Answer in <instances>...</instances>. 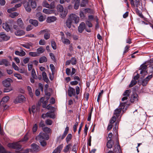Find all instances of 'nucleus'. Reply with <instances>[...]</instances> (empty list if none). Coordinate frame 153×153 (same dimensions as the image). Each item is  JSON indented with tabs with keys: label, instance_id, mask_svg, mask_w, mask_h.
Returning a JSON list of instances; mask_svg holds the SVG:
<instances>
[{
	"label": "nucleus",
	"instance_id": "obj_1",
	"mask_svg": "<svg viewBox=\"0 0 153 153\" xmlns=\"http://www.w3.org/2000/svg\"><path fill=\"white\" fill-rule=\"evenodd\" d=\"M129 105L127 104L126 102H122L120 103V106L118 107V108H117L115 110L114 114V115L116 116L117 119V121L115 123V125H114V126L113 130L114 131H115L116 132L117 131L116 126L117 125V128H118L119 123L120 121L119 120V117L122 111V109H123V111H124V108L126 106V108H127Z\"/></svg>",
	"mask_w": 153,
	"mask_h": 153
},
{
	"label": "nucleus",
	"instance_id": "obj_2",
	"mask_svg": "<svg viewBox=\"0 0 153 153\" xmlns=\"http://www.w3.org/2000/svg\"><path fill=\"white\" fill-rule=\"evenodd\" d=\"M20 141L8 144L7 146L10 148L16 150H19L22 148V145L20 143Z\"/></svg>",
	"mask_w": 153,
	"mask_h": 153
},
{
	"label": "nucleus",
	"instance_id": "obj_3",
	"mask_svg": "<svg viewBox=\"0 0 153 153\" xmlns=\"http://www.w3.org/2000/svg\"><path fill=\"white\" fill-rule=\"evenodd\" d=\"M4 86L6 87L4 89V92H7L12 90L10 86L11 85L10 82L8 79H6L2 82Z\"/></svg>",
	"mask_w": 153,
	"mask_h": 153
},
{
	"label": "nucleus",
	"instance_id": "obj_4",
	"mask_svg": "<svg viewBox=\"0 0 153 153\" xmlns=\"http://www.w3.org/2000/svg\"><path fill=\"white\" fill-rule=\"evenodd\" d=\"M73 23L75 24L78 23L79 21V18L74 13H72L70 15L69 17Z\"/></svg>",
	"mask_w": 153,
	"mask_h": 153
},
{
	"label": "nucleus",
	"instance_id": "obj_5",
	"mask_svg": "<svg viewBox=\"0 0 153 153\" xmlns=\"http://www.w3.org/2000/svg\"><path fill=\"white\" fill-rule=\"evenodd\" d=\"M146 64V63H145L141 65L140 69V74H142L143 77L148 73L147 71V65Z\"/></svg>",
	"mask_w": 153,
	"mask_h": 153
},
{
	"label": "nucleus",
	"instance_id": "obj_6",
	"mask_svg": "<svg viewBox=\"0 0 153 153\" xmlns=\"http://www.w3.org/2000/svg\"><path fill=\"white\" fill-rule=\"evenodd\" d=\"M36 138L39 140H48L49 139V136L46 133H40Z\"/></svg>",
	"mask_w": 153,
	"mask_h": 153
},
{
	"label": "nucleus",
	"instance_id": "obj_7",
	"mask_svg": "<svg viewBox=\"0 0 153 153\" xmlns=\"http://www.w3.org/2000/svg\"><path fill=\"white\" fill-rule=\"evenodd\" d=\"M50 31L47 29H45L40 31L39 33V34L44 35V38L47 40L49 39L50 37Z\"/></svg>",
	"mask_w": 153,
	"mask_h": 153
},
{
	"label": "nucleus",
	"instance_id": "obj_8",
	"mask_svg": "<svg viewBox=\"0 0 153 153\" xmlns=\"http://www.w3.org/2000/svg\"><path fill=\"white\" fill-rule=\"evenodd\" d=\"M31 149L30 150L31 152L37 153L40 150L39 146L35 143H33L31 145Z\"/></svg>",
	"mask_w": 153,
	"mask_h": 153
},
{
	"label": "nucleus",
	"instance_id": "obj_9",
	"mask_svg": "<svg viewBox=\"0 0 153 153\" xmlns=\"http://www.w3.org/2000/svg\"><path fill=\"white\" fill-rule=\"evenodd\" d=\"M42 5L43 7L53 9L54 8V2H52L50 5L46 1L44 0L43 1Z\"/></svg>",
	"mask_w": 153,
	"mask_h": 153
},
{
	"label": "nucleus",
	"instance_id": "obj_10",
	"mask_svg": "<svg viewBox=\"0 0 153 153\" xmlns=\"http://www.w3.org/2000/svg\"><path fill=\"white\" fill-rule=\"evenodd\" d=\"M132 7L138 8L140 5V1L139 0H129Z\"/></svg>",
	"mask_w": 153,
	"mask_h": 153
},
{
	"label": "nucleus",
	"instance_id": "obj_11",
	"mask_svg": "<svg viewBox=\"0 0 153 153\" xmlns=\"http://www.w3.org/2000/svg\"><path fill=\"white\" fill-rule=\"evenodd\" d=\"M68 93L69 97H71L72 96L74 97L76 95L75 89L74 88L69 86L68 90Z\"/></svg>",
	"mask_w": 153,
	"mask_h": 153
},
{
	"label": "nucleus",
	"instance_id": "obj_12",
	"mask_svg": "<svg viewBox=\"0 0 153 153\" xmlns=\"http://www.w3.org/2000/svg\"><path fill=\"white\" fill-rule=\"evenodd\" d=\"M116 120V117L115 116H113L110 120V124H109L107 130L108 131L111 130L113 127L112 124L114 123Z\"/></svg>",
	"mask_w": 153,
	"mask_h": 153
},
{
	"label": "nucleus",
	"instance_id": "obj_13",
	"mask_svg": "<svg viewBox=\"0 0 153 153\" xmlns=\"http://www.w3.org/2000/svg\"><path fill=\"white\" fill-rule=\"evenodd\" d=\"M138 96L137 94H133L130 97V101L131 103H133L135 102L138 101Z\"/></svg>",
	"mask_w": 153,
	"mask_h": 153
},
{
	"label": "nucleus",
	"instance_id": "obj_14",
	"mask_svg": "<svg viewBox=\"0 0 153 153\" xmlns=\"http://www.w3.org/2000/svg\"><path fill=\"white\" fill-rule=\"evenodd\" d=\"M85 23L83 22L80 23L79 26L78 27V30L79 32L82 33L84 29L85 28Z\"/></svg>",
	"mask_w": 153,
	"mask_h": 153
},
{
	"label": "nucleus",
	"instance_id": "obj_15",
	"mask_svg": "<svg viewBox=\"0 0 153 153\" xmlns=\"http://www.w3.org/2000/svg\"><path fill=\"white\" fill-rule=\"evenodd\" d=\"M69 128L68 127L66 126V128L65 129V131L64 132V133L63 134H62V136H59V137H58V138H59L60 137H61V140H63L65 137V136H66L67 134H68V131H69Z\"/></svg>",
	"mask_w": 153,
	"mask_h": 153
},
{
	"label": "nucleus",
	"instance_id": "obj_16",
	"mask_svg": "<svg viewBox=\"0 0 153 153\" xmlns=\"http://www.w3.org/2000/svg\"><path fill=\"white\" fill-rule=\"evenodd\" d=\"M10 36H7L3 33H0V38L3 41H7L10 39Z\"/></svg>",
	"mask_w": 153,
	"mask_h": 153
},
{
	"label": "nucleus",
	"instance_id": "obj_17",
	"mask_svg": "<svg viewBox=\"0 0 153 153\" xmlns=\"http://www.w3.org/2000/svg\"><path fill=\"white\" fill-rule=\"evenodd\" d=\"M63 147V144H62L57 146L53 152L54 153H60L61 150Z\"/></svg>",
	"mask_w": 153,
	"mask_h": 153
},
{
	"label": "nucleus",
	"instance_id": "obj_18",
	"mask_svg": "<svg viewBox=\"0 0 153 153\" xmlns=\"http://www.w3.org/2000/svg\"><path fill=\"white\" fill-rule=\"evenodd\" d=\"M2 27L7 32H9L10 30V27L7 23H3L2 25Z\"/></svg>",
	"mask_w": 153,
	"mask_h": 153
},
{
	"label": "nucleus",
	"instance_id": "obj_19",
	"mask_svg": "<svg viewBox=\"0 0 153 153\" xmlns=\"http://www.w3.org/2000/svg\"><path fill=\"white\" fill-rule=\"evenodd\" d=\"M46 116L47 117H50L52 119H54L55 117L54 113L52 111L47 112L46 113Z\"/></svg>",
	"mask_w": 153,
	"mask_h": 153
},
{
	"label": "nucleus",
	"instance_id": "obj_20",
	"mask_svg": "<svg viewBox=\"0 0 153 153\" xmlns=\"http://www.w3.org/2000/svg\"><path fill=\"white\" fill-rule=\"evenodd\" d=\"M25 99V98L23 95L22 94H20L19 95L16 99L18 100V102L21 103L24 101Z\"/></svg>",
	"mask_w": 153,
	"mask_h": 153
},
{
	"label": "nucleus",
	"instance_id": "obj_21",
	"mask_svg": "<svg viewBox=\"0 0 153 153\" xmlns=\"http://www.w3.org/2000/svg\"><path fill=\"white\" fill-rule=\"evenodd\" d=\"M72 145V144L71 143H69L64 147L63 150V152L64 153H67L68 152L69 150L71 149V148Z\"/></svg>",
	"mask_w": 153,
	"mask_h": 153
},
{
	"label": "nucleus",
	"instance_id": "obj_22",
	"mask_svg": "<svg viewBox=\"0 0 153 153\" xmlns=\"http://www.w3.org/2000/svg\"><path fill=\"white\" fill-rule=\"evenodd\" d=\"M88 2L89 0H81L80 6L82 7H86L88 4Z\"/></svg>",
	"mask_w": 153,
	"mask_h": 153
},
{
	"label": "nucleus",
	"instance_id": "obj_23",
	"mask_svg": "<svg viewBox=\"0 0 153 153\" xmlns=\"http://www.w3.org/2000/svg\"><path fill=\"white\" fill-rule=\"evenodd\" d=\"M15 53L16 55L21 56H24L26 54L25 52L22 50L21 52H19L18 51H15Z\"/></svg>",
	"mask_w": 153,
	"mask_h": 153
},
{
	"label": "nucleus",
	"instance_id": "obj_24",
	"mask_svg": "<svg viewBox=\"0 0 153 153\" xmlns=\"http://www.w3.org/2000/svg\"><path fill=\"white\" fill-rule=\"evenodd\" d=\"M21 45L27 49H30V46L32 47L33 44L32 43L30 42L29 43H26L24 44H21Z\"/></svg>",
	"mask_w": 153,
	"mask_h": 153
},
{
	"label": "nucleus",
	"instance_id": "obj_25",
	"mask_svg": "<svg viewBox=\"0 0 153 153\" xmlns=\"http://www.w3.org/2000/svg\"><path fill=\"white\" fill-rule=\"evenodd\" d=\"M25 33L24 31L21 30H18L15 32V34L16 36H20L25 35Z\"/></svg>",
	"mask_w": 153,
	"mask_h": 153
},
{
	"label": "nucleus",
	"instance_id": "obj_26",
	"mask_svg": "<svg viewBox=\"0 0 153 153\" xmlns=\"http://www.w3.org/2000/svg\"><path fill=\"white\" fill-rule=\"evenodd\" d=\"M45 51L44 49L43 48L42 46L40 47L39 48L37 49V52L38 53V55L39 56V55L43 53Z\"/></svg>",
	"mask_w": 153,
	"mask_h": 153
},
{
	"label": "nucleus",
	"instance_id": "obj_27",
	"mask_svg": "<svg viewBox=\"0 0 153 153\" xmlns=\"http://www.w3.org/2000/svg\"><path fill=\"white\" fill-rule=\"evenodd\" d=\"M114 142L112 140H108L107 142L106 146L109 149H111L112 147V146L114 144Z\"/></svg>",
	"mask_w": 153,
	"mask_h": 153
},
{
	"label": "nucleus",
	"instance_id": "obj_28",
	"mask_svg": "<svg viewBox=\"0 0 153 153\" xmlns=\"http://www.w3.org/2000/svg\"><path fill=\"white\" fill-rule=\"evenodd\" d=\"M72 23H73V22L70 18H68L66 22V25L67 27L68 28H70L71 27V24Z\"/></svg>",
	"mask_w": 153,
	"mask_h": 153
},
{
	"label": "nucleus",
	"instance_id": "obj_29",
	"mask_svg": "<svg viewBox=\"0 0 153 153\" xmlns=\"http://www.w3.org/2000/svg\"><path fill=\"white\" fill-rule=\"evenodd\" d=\"M115 148L114 150V151L116 152L118 151L119 152L120 150V146L119 144V141L118 140L117 141V144L116 146H115Z\"/></svg>",
	"mask_w": 153,
	"mask_h": 153
},
{
	"label": "nucleus",
	"instance_id": "obj_30",
	"mask_svg": "<svg viewBox=\"0 0 153 153\" xmlns=\"http://www.w3.org/2000/svg\"><path fill=\"white\" fill-rule=\"evenodd\" d=\"M29 22L35 27L37 26L38 25V21L36 20L30 19L29 20Z\"/></svg>",
	"mask_w": 153,
	"mask_h": 153
},
{
	"label": "nucleus",
	"instance_id": "obj_31",
	"mask_svg": "<svg viewBox=\"0 0 153 153\" xmlns=\"http://www.w3.org/2000/svg\"><path fill=\"white\" fill-rule=\"evenodd\" d=\"M9 99V97L8 96H6L3 97L2 98L1 100V101L0 103L1 104H3L4 103H6L7 102V101H8Z\"/></svg>",
	"mask_w": 153,
	"mask_h": 153
},
{
	"label": "nucleus",
	"instance_id": "obj_32",
	"mask_svg": "<svg viewBox=\"0 0 153 153\" xmlns=\"http://www.w3.org/2000/svg\"><path fill=\"white\" fill-rule=\"evenodd\" d=\"M56 17L54 16L49 17L47 19V21L48 22L50 23L51 22H53L56 20Z\"/></svg>",
	"mask_w": 153,
	"mask_h": 153
},
{
	"label": "nucleus",
	"instance_id": "obj_33",
	"mask_svg": "<svg viewBox=\"0 0 153 153\" xmlns=\"http://www.w3.org/2000/svg\"><path fill=\"white\" fill-rule=\"evenodd\" d=\"M42 74L44 80L45 82H48L49 80L46 72L45 71L43 72Z\"/></svg>",
	"mask_w": 153,
	"mask_h": 153
},
{
	"label": "nucleus",
	"instance_id": "obj_34",
	"mask_svg": "<svg viewBox=\"0 0 153 153\" xmlns=\"http://www.w3.org/2000/svg\"><path fill=\"white\" fill-rule=\"evenodd\" d=\"M43 12L45 14H51L53 13L54 11L53 10L50 9H44L43 10Z\"/></svg>",
	"mask_w": 153,
	"mask_h": 153
},
{
	"label": "nucleus",
	"instance_id": "obj_35",
	"mask_svg": "<svg viewBox=\"0 0 153 153\" xmlns=\"http://www.w3.org/2000/svg\"><path fill=\"white\" fill-rule=\"evenodd\" d=\"M80 3V0H76L74 4V9H75L77 10L79 8Z\"/></svg>",
	"mask_w": 153,
	"mask_h": 153
},
{
	"label": "nucleus",
	"instance_id": "obj_36",
	"mask_svg": "<svg viewBox=\"0 0 153 153\" xmlns=\"http://www.w3.org/2000/svg\"><path fill=\"white\" fill-rule=\"evenodd\" d=\"M85 13L82 10H80L79 12V16L81 19H85L86 17V16Z\"/></svg>",
	"mask_w": 153,
	"mask_h": 153
},
{
	"label": "nucleus",
	"instance_id": "obj_37",
	"mask_svg": "<svg viewBox=\"0 0 153 153\" xmlns=\"http://www.w3.org/2000/svg\"><path fill=\"white\" fill-rule=\"evenodd\" d=\"M47 61V58L45 56H42L40 57L39 59V62L40 63H42L44 62H45Z\"/></svg>",
	"mask_w": 153,
	"mask_h": 153
},
{
	"label": "nucleus",
	"instance_id": "obj_38",
	"mask_svg": "<svg viewBox=\"0 0 153 153\" xmlns=\"http://www.w3.org/2000/svg\"><path fill=\"white\" fill-rule=\"evenodd\" d=\"M17 24L20 27L22 28L23 27V22L21 18L18 19L17 20Z\"/></svg>",
	"mask_w": 153,
	"mask_h": 153
},
{
	"label": "nucleus",
	"instance_id": "obj_39",
	"mask_svg": "<svg viewBox=\"0 0 153 153\" xmlns=\"http://www.w3.org/2000/svg\"><path fill=\"white\" fill-rule=\"evenodd\" d=\"M72 135L71 134H68L66 138V142L67 143H68L72 138Z\"/></svg>",
	"mask_w": 153,
	"mask_h": 153
},
{
	"label": "nucleus",
	"instance_id": "obj_40",
	"mask_svg": "<svg viewBox=\"0 0 153 153\" xmlns=\"http://www.w3.org/2000/svg\"><path fill=\"white\" fill-rule=\"evenodd\" d=\"M29 139L28 134H26L24 136L23 138L20 141V142H22L27 141Z\"/></svg>",
	"mask_w": 153,
	"mask_h": 153
},
{
	"label": "nucleus",
	"instance_id": "obj_41",
	"mask_svg": "<svg viewBox=\"0 0 153 153\" xmlns=\"http://www.w3.org/2000/svg\"><path fill=\"white\" fill-rule=\"evenodd\" d=\"M63 7L60 4H59L57 6V10L58 11L60 12H62L63 10Z\"/></svg>",
	"mask_w": 153,
	"mask_h": 153
},
{
	"label": "nucleus",
	"instance_id": "obj_42",
	"mask_svg": "<svg viewBox=\"0 0 153 153\" xmlns=\"http://www.w3.org/2000/svg\"><path fill=\"white\" fill-rule=\"evenodd\" d=\"M131 91L130 89L126 90L124 92L123 95V96H126L128 97L129 96Z\"/></svg>",
	"mask_w": 153,
	"mask_h": 153
},
{
	"label": "nucleus",
	"instance_id": "obj_43",
	"mask_svg": "<svg viewBox=\"0 0 153 153\" xmlns=\"http://www.w3.org/2000/svg\"><path fill=\"white\" fill-rule=\"evenodd\" d=\"M93 108H92L89 111L88 116L87 119L88 121H90L91 120L92 113L93 111Z\"/></svg>",
	"mask_w": 153,
	"mask_h": 153
},
{
	"label": "nucleus",
	"instance_id": "obj_44",
	"mask_svg": "<svg viewBox=\"0 0 153 153\" xmlns=\"http://www.w3.org/2000/svg\"><path fill=\"white\" fill-rule=\"evenodd\" d=\"M148 71L149 73L153 74V64H151L149 66Z\"/></svg>",
	"mask_w": 153,
	"mask_h": 153
},
{
	"label": "nucleus",
	"instance_id": "obj_45",
	"mask_svg": "<svg viewBox=\"0 0 153 153\" xmlns=\"http://www.w3.org/2000/svg\"><path fill=\"white\" fill-rule=\"evenodd\" d=\"M62 41L64 44L66 45H69L71 43V42L70 40L66 38H65L62 40Z\"/></svg>",
	"mask_w": 153,
	"mask_h": 153
},
{
	"label": "nucleus",
	"instance_id": "obj_46",
	"mask_svg": "<svg viewBox=\"0 0 153 153\" xmlns=\"http://www.w3.org/2000/svg\"><path fill=\"white\" fill-rule=\"evenodd\" d=\"M42 130L44 132L48 133H50L51 131V129L48 127H44L43 128Z\"/></svg>",
	"mask_w": 153,
	"mask_h": 153
},
{
	"label": "nucleus",
	"instance_id": "obj_47",
	"mask_svg": "<svg viewBox=\"0 0 153 153\" xmlns=\"http://www.w3.org/2000/svg\"><path fill=\"white\" fill-rule=\"evenodd\" d=\"M38 124L37 123L35 124L32 128V131L33 133H35L38 129Z\"/></svg>",
	"mask_w": 153,
	"mask_h": 153
},
{
	"label": "nucleus",
	"instance_id": "obj_48",
	"mask_svg": "<svg viewBox=\"0 0 153 153\" xmlns=\"http://www.w3.org/2000/svg\"><path fill=\"white\" fill-rule=\"evenodd\" d=\"M29 56L32 57H36L39 56L37 52H29Z\"/></svg>",
	"mask_w": 153,
	"mask_h": 153
},
{
	"label": "nucleus",
	"instance_id": "obj_49",
	"mask_svg": "<svg viewBox=\"0 0 153 153\" xmlns=\"http://www.w3.org/2000/svg\"><path fill=\"white\" fill-rule=\"evenodd\" d=\"M27 89L30 96L31 97H33V93L31 87L30 86H28L27 87Z\"/></svg>",
	"mask_w": 153,
	"mask_h": 153
},
{
	"label": "nucleus",
	"instance_id": "obj_50",
	"mask_svg": "<svg viewBox=\"0 0 153 153\" xmlns=\"http://www.w3.org/2000/svg\"><path fill=\"white\" fill-rule=\"evenodd\" d=\"M70 60L71 63L72 65H75L77 63V60L74 57H72Z\"/></svg>",
	"mask_w": 153,
	"mask_h": 153
},
{
	"label": "nucleus",
	"instance_id": "obj_51",
	"mask_svg": "<svg viewBox=\"0 0 153 153\" xmlns=\"http://www.w3.org/2000/svg\"><path fill=\"white\" fill-rule=\"evenodd\" d=\"M31 6L33 8H35L37 6L36 3L35 1H32L30 2Z\"/></svg>",
	"mask_w": 153,
	"mask_h": 153
},
{
	"label": "nucleus",
	"instance_id": "obj_52",
	"mask_svg": "<svg viewBox=\"0 0 153 153\" xmlns=\"http://www.w3.org/2000/svg\"><path fill=\"white\" fill-rule=\"evenodd\" d=\"M137 81H136L134 80H132L131 81L130 84L129 85V87H131L134 85H135L137 84Z\"/></svg>",
	"mask_w": 153,
	"mask_h": 153
},
{
	"label": "nucleus",
	"instance_id": "obj_53",
	"mask_svg": "<svg viewBox=\"0 0 153 153\" xmlns=\"http://www.w3.org/2000/svg\"><path fill=\"white\" fill-rule=\"evenodd\" d=\"M31 76L33 78L36 79V74L35 71L34 69H33L32 70Z\"/></svg>",
	"mask_w": 153,
	"mask_h": 153
},
{
	"label": "nucleus",
	"instance_id": "obj_54",
	"mask_svg": "<svg viewBox=\"0 0 153 153\" xmlns=\"http://www.w3.org/2000/svg\"><path fill=\"white\" fill-rule=\"evenodd\" d=\"M50 67L51 70L52 74H53L55 72V68L53 64H50Z\"/></svg>",
	"mask_w": 153,
	"mask_h": 153
},
{
	"label": "nucleus",
	"instance_id": "obj_55",
	"mask_svg": "<svg viewBox=\"0 0 153 153\" xmlns=\"http://www.w3.org/2000/svg\"><path fill=\"white\" fill-rule=\"evenodd\" d=\"M0 153H6L4 148L0 143Z\"/></svg>",
	"mask_w": 153,
	"mask_h": 153
},
{
	"label": "nucleus",
	"instance_id": "obj_56",
	"mask_svg": "<svg viewBox=\"0 0 153 153\" xmlns=\"http://www.w3.org/2000/svg\"><path fill=\"white\" fill-rule=\"evenodd\" d=\"M18 14H19L17 12H13V13H11L10 14V16L12 18H14L15 17L18 16Z\"/></svg>",
	"mask_w": 153,
	"mask_h": 153
},
{
	"label": "nucleus",
	"instance_id": "obj_57",
	"mask_svg": "<svg viewBox=\"0 0 153 153\" xmlns=\"http://www.w3.org/2000/svg\"><path fill=\"white\" fill-rule=\"evenodd\" d=\"M39 140L40 144L42 146L44 147L47 145L46 142L45 140Z\"/></svg>",
	"mask_w": 153,
	"mask_h": 153
},
{
	"label": "nucleus",
	"instance_id": "obj_58",
	"mask_svg": "<svg viewBox=\"0 0 153 153\" xmlns=\"http://www.w3.org/2000/svg\"><path fill=\"white\" fill-rule=\"evenodd\" d=\"M51 46L52 48L54 50H56V45L54 41H51Z\"/></svg>",
	"mask_w": 153,
	"mask_h": 153
},
{
	"label": "nucleus",
	"instance_id": "obj_59",
	"mask_svg": "<svg viewBox=\"0 0 153 153\" xmlns=\"http://www.w3.org/2000/svg\"><path fill=\"white\" fill-rule=\"evenodd\" d=\"M130 48V46L129 45H126L124 49V50L123 53V54L125 55L129 51V49Z\"/></svg>",
	"mask_w": 153,
	"mask_h": 153
},
{
	"label": "nucleus",
	"instance_id": "obj_60",
	"mask_svg": "<svg viewBox=\"0 0 153 153\" xmlns=\"http://www.w3.org/2000/svg\"><path fill=\"white\" fill-rule=\"evenodd\" d=\"M3 65H4L6 66H7L9 65V62L6 59H3Z\"/></svg>",
	"mask_w": 153,
	"mask_h": 153
},
{
	"label": "nucleus",
	"instance_id": "obj_61",
	"mask_svg": "<svg viewBox=\"0 0 153 153\" xmlns=\"http://www.w3.org/2000/svg\"><path fill=\"white\" fill-rule=\"evenodd\" d=\"M73 79L74 80H76L77 81H80L81 79L79 76L76 75L72 76Z\"/></svg>",
	"mask_w": 153,
	"mask_h": 153
},
{
	"label": "nucleus",
	"instance_id": "obj_62",
	"mask_svg": "<svg viewBox=\"0 0 153 153\" xmlns=\"http://www.w3.org/2000/svg\"><path fill=\"white\" fill-rule=\"evenodd\" d=\"M148 82V80L145 79L142 81V85L144 86H146Z\"/></svg>",
	"mask_w": 153,
	"mask_h": 153
},
{
	"label": "nucleus",
	"instance_id": "obj_63",
	"mask_svg": "<svg viewBox=\"0 0 153 153\" xmlns=\"http://www.w3.org/2000/svg\"><path fill=\"white\" fill-rule=\"evenodd\" d=\"M14 76L19 79H22V77L21 75L19 74H15Z\"/></svg>",
	"mask_w": 153,
	"mask_h": 153
},
{
	"label": "nucleus",
	"instance_id": "obj_64",
	"mask_svg": "<svg viewBox=\"0 0 153 153\" xmlns=\"http://www.w3.org/2000/svg\"><path fill=\"white\" fill-rule=\"evenodd\" d=\"M45 123L47 125H51L52 124V121L50 119H47L45 121Z\"/></svg>",
	"mask_w": 153,
	"mask_h": 153
}]
</instances>
